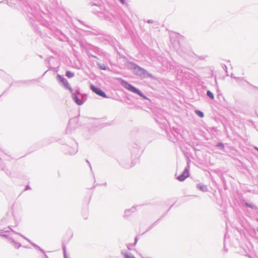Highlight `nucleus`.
Masks as SVG:
<instances>
[{"label":"nucleus","mask_w":258,"mask_h":258,"mask_svg":"<svg viewBox=\"0 0 258 258\" xmlns=\"http://www.w3.org/2000/svg\"><path fill=\"white\" fill-rule=\"evenodd\" d=\"M120 83L121 85L127 90L138 94L141 97L143 98L144 99L149 100V98L147 96H146L139 89L134 87V86L128 83L127 81L123 80H121Z\"/></svg>","instance_id":"2"},{"label":"nucleus","mask_w":258,"mask_h":258,"mask_svg":"<svg viewBox=\"0 0 258 258\" xmlns=\"http://www.w3.org/2000/svg\"><path fill=\"white\" fill-rule=\"evenodd\" d=\"M231 78H233V79H234L235 80H236V78H237V77H235V76L233 75V74H231Z\"/></svg>","instance_id":"40"},{"label":"nucleus","mask_w":258,"mask_h":258,"mask_svg":"<svg viewBox=\"0 0 258 258\" xmlns=\"http://www.w3.org/2000/svg\"><path fill=\"white\" fill-rule=\"evenodd\" d=\"M189 176V169L188 167H186L182 173L177 176V179L180 181H184Z\"/></svg>","instance_id":"8"},{"label":"nucleus","mask_w":258,"mask_h":258,"mask_svg":"<svg viewBox=\"0 0 258 258\" xmlns=\"http://www.w3.org/2000/svg\"><path fill=\"white\" fill-rule=\"evenodd\" d=\"M256 230H257V232H258V228H257Z\"/></svg>","instance_id":"54"},{"label":"nucleus","mask_w":258,"mask_h":258,"mask_svg":"<svg viewBox=\"0 0 258 258\" xmlns=\"http://www.w3.org/2000/svg\"><path fill=\"white\" fill-rule=\"evenodd\" d=\"M207 57V55H200V56H198V58L200 59H202V60H204L205 59H206V58Z\"/></svg>","instance_id":"28"},{"label":"nucleus","mask_w":258,"mask_h":258,"mask_svg":"<svg viewBox=\"0 0 258 258\" xmlns=\"http://www.w3.org/2000/svg\"><path fill=\"white\" fill-rule=\"evenodd\" d=\"M74 73L70 71H67L66 73V76L68 78H72L74 76Z\"/></svg>","instance_id":"19"},{"label":"nucleus","mask_w":258,"mask_h":258,"mask_svg":"<svg viewBox=\"0 0 258 258\" xmlns=\"http://www.w3.org/2000/svg\"><path fill=\"white\" fill-rule=\"evenodd\" d=\"M206 95L211 99H212V100H214V95L213 93L211 91L208 90L207 91Z\"/></svg>","instance_id":"18"},{"label":"nucleus","mask_w":258,"mask_h":258,"mask_svg":"<svg viewBox=\"0 0 258 258\" xmlns=\"http://www.w3.org/2000/svg\"><path fill=\"white\" fill-rule=\"evenodd\" d=\"M245 206L247 207H249L252 209H256V207L254 205H252V204H250L249 203H247V202H245V204H244Z\"/></svg>","instance_id":"20"},{"label":"nucleus","mask_w":258,"mask_h":258,"mask_svg":"<svg viewBox=\"0 0 258 258\" xmlns=\"http://www.w3.org/2000/svg\"><path fill=\"white\" fill-rule=\"evenodd\" d=\"M63 150L65 154L74 155L78 152L77 143L74 140H72L69 144L64 146Z\"/></svg>","instance_id":"3"},{"label":"nucleus","mask_w":258,"mask_h":258,"mask_svg":"<svg viewBox=\"0 0 258 258\" xmlns=\"http://www.w3.org/2000/svg\"><path fill=\"white\" fill-rule=\"evenodd\" d=\"M216 147L221 150H223L224 149V145L221 142L218 143L216 145Z\"/></svg>","instance_id":"24"},{"label":"nucleus","mask_w":258,"mask_h":258,"mask_svg":"<svg viewBox=\"0 0 258 258\" xmlns=\"http://www.w3.org/2000/svg\"><path fill=\"white\" fill-rule=\"evenodd\" d=\"M119 1L122 4H124L125 3V0H119Z\"/></svg>","instance_id":"39"},{"label":"nucleus","mask_w":258,"mask_h":258,"mask_svg":"<svg viewBox=\"0 0 258 258\" xmlns=\"http://www.w3.org/2000/svg\"><path fill=\"white\" fill-rule=\"evenodd\" d=\"M147 22L149 24L153 23L154 22V21L153 20H148Z\"/></svg>","instance_id":"37"},{"label":"nucleus","mask_w":258,"mask_h":258,"mask_svg":"<svg viewBox=\"0 0 258 258\" xmlns=\"http://www.w3.org/2000/svg\"><path fill=\"white\" fill-rule=\"evenodd\" d=\"M90 89L93 92L95 93L98 96L102 97L104 98H108L109 97L106 94L104 91H103L101 88L93 85L91 84Z\"/></svg>","instance_id":"6"},{"label":"nucleus","mask_w":258,"mask_h":258,"mask_svg":"<svg viewBox=\"0 0 258 258\" xmlns=\"http://www.w3.org/2000/svg\"><path fill=\"white\" fill-rule=\"evenodd\" d=\"M254 149L255 150H256V151H258V147H254Z\"/></svg>","instance_id":"44"},{"label":"nucleus","mask_w":258,"mask_h":258,"mask_svg":"<svg viewBox=\"0 0 258 258\" xmlns=\"http://www.w3.org/2000/svg\"><path fill=\"white\" fill-rule=\"evenodd\" d=\"M91 50L94 52L95 53L98 54H100V53L101 52V50H100V49L96 46H92L91 48Z\"/></svg>","instance_id":"15"},{"label":"nucleus","mask_w":258,"mask_h":258,"mask_svg":"<svg viewBox=\"0 0 258 258\" xmlns=\"http://www.w3.org/2000/svg\"><path fill=\"white\" fill-rule=\"evenodd\" d=\"M40 252H41L42 253H44L45 254V251H44L43 249H42V248H41L40 247H38V249Z\"/></svg>","instance_id":"35"},{"label":"nucleus","mask_w":258,"mask_h":258,"mask_svg":"<svg viewBox=\"0 0 258 258\" xmlns=\"http://www.w3.org/2000/svg\"><path fill=\"white\" fill-rule=\"evenodd\" d=\"M92 7H95L96 8H93V11L94 13L97 14L98 13H102L104 10V7L100 4H93L92 5Z\"/></svg>","instance_id":"9"},{"label":"nucleus","mask_w":258,"mask_h":258,"mask_svg":"<svg viewBox=\"0 0 258 258\" xmlns=\"http://www.w3.org/2000/svg\"><path fill=\"white\" fill-rule=\"evenodd\" d=\"M159 220H158L157 221H156L155 222L153 223V224H152L147 229V230H146L145 232H144V233H142V234H145L146 232H147L148 231H149L151 229H152L154 226L155 225L157 224V223L158 222V221Z\"/></svg>","instance_id":"17"},{"label":"nucleus","mask_w":258,"mask_h":258,"mask_svg":"<svg viewBox=\"0 0 258 258\" xmlns=\"http://www.w3.org/2000/svg\"><path fill=\"white\" fill-rule=\"evenodd\" d=\"M138 240H139L138 237L137 236H136L135 238V242L134 243V244H135V245H136Z\"/></svg>","instance_id":"34"},{"label":"nucleus","mask_w":258,"mask_h":258,"mask_svg":"<svg viewBox=\"0 0 258 258\" xmlns=\"http://www.w3.org/2000/svg\"><path fill=\"white\" fill-rule=\"evenodd\" d=\"M44 257L45 258H48V256L45 254H44Z\"/></svg>","instance_id":"45"},{"label":"nucleus","mask_w":258,"mask_h":258,"mask_svg":"<svg viewBox=\"0 0 258 258\" xmlns=\"http://www.w3.org/2000/svg\"><path fill=\"white\" fill-rule=\"evenodd\" d=\"M86 161L87 162V163H88V164H89V166H90V168H91V164H90V162H89L88 161V160H86Z\"/></svg>","instance_id":"43"},{"label":"nucleus","mask_w":258,"mask_h":258,"mask_svg":"<svg viewBox=\"0 0 258 258\" xmlns=\"http://www.w3.org/2000/svg\"><path fill=\"white\" fill-rule=\"evenodd\" d=\"M57 80L59 83H61V85L65 88L66 89L69 90L71 93H72L73 89L70 86L68 81L67 79L63 77V76L57 74Z\"/></svg>","instance_id":"5"},{"label":"nucleus","mask_w":258,"mask_h":258,"mask_svg":"<svg viewBox=\"0 0 258 258\" xmlns=\"http://www.w3.org/2000/svg\"><path fill=\"white\" fill-rule=\"evenodd\" d=\"M195 112H196V114L198 115L200 117L202 118L204 116V113L202 111H201V110H195Z\"/></svg>","instance_id":"22"},{"label":"nucleus","mask_w":258,"mask_h":258,"mask_svg":"<svg viewBox=\"0 0 258 258\" xmlns=\"http://www.w3.org/2000/svg\"><path fill=\"white\" fill-rule=\"evenodd\" d=\"M9 228H10V229L11 230V231H12L13 232L17 234H18L19 235H20L22 237H23L24 239V237H26L25 236H24L23 235L21 234V233H17V232H16L15 231H14L11 228L10 226L9 227Z\"/></svg>","instance_id":"27"},{"label":"nucleus","mask_w":258,"mask_h":258,"mask_svg":"<svg viewBox=\"0 0 258 258\" xmlns=\"http://www.w3.org/2000/svg\"><path fill=\"white\" fill-rule=\"evenodd\" d=\"M253 87H254V88H255L256 89L258 90V87H255V86H253Z\"/></svg>","instance_id":"46"},{"label":"nucleus","mask_w":258,"mask_h":258,"mask_svg":"<svg viewBox=\"0 0 258 258\" xmlns=\"http://www.w3.org/2000/svg\"><path fill=\"white\" fill-rule=\"evenodd\" d=\"M173 206V205H172L170 207L169 209H171V208Z\"/></svg>","instance_id":"48"},{"label":"nucleus","mask_w":258,"mask_h":258,"mask_svg":"<svg viewBox=\"0 0 258 258\" xmlns=\"http://www.w3.org/2000/svg\"><path fill=\"white\" fill-rule=\"evenodd\" d=\"M222 68L227 73V66L226 65H225V64H223V66H222Z\"/></svg>","instance_id":"33"},{"label":"nucleus","mask_w":258,"mask_h":258,"mask_svg":"<svg viewBox=\"0 0 258 258\" xmlns=\"http://www.w3.org/2000/svg\"><path fill=\"white\" fill-rule=\"evenodd\" d=\"M24 239L25 240H26L27 241H28L31 244V243H32V242L28 238H27V237H24Z\"/></svg>","instance_id":"38"},{"label":"nucleus","mask_w":258,"mask_h":258,"mask_svg":"<svg viewBox=\"0 0 258 258\" xmlns=\"http://www.w3.org/2000/svg\"><path fill=\"white\" fill-rule=\"evenodd\" d=\"M12 242L14 243V246L16 248H19L21 246V244L19 242H16L13 240Z\"/></svg>","instance_id":"23"},{"label":"nucleus","mask_w":258,"mask_h":258,"mask_svg":"<svg viewBox=\"0 0 258 258\" xmlns=\"http://www.w3.org/2000/svg\"><path fill=\"white\" fill-rule=\"evenodd\" d=\"M137 206H133L131 209H126L124 211V217L130 216L132 213L135 212L136 211Z\"/></svg>","instance_id":"12"},{"label":"nucleus","mask_w":258,"mask_h":258,"mask_svg":"<svg viewBox=\"0 0 258 258\" xmlns=\"http://www.w3.org/2000/svg\"><path fill=\"white\" fill-rule=\"evenodd\" d=\"M173 206V205H172L170 207L169 209H171V208Z\"/></svg>","instance_id":"50"},{"label":"nucleus","mask_w":258,"mask_h":258,"mask_svg":"<svg viewBox=\"0 0 258 258\" xmlns=\"http://www.w3.org/2000/svg\"><path fill=\"white\" fill-rule=\"evenodd\" d=\"M197 187L203 192L208 191V188L206 185L199 183L197 185Z\"/></svg>","instance_id":"13"},{"label":"nucleus","mask_w":258,"mask_h":258,"mask_svg":"<svg viewBox=\"0 0 258 258\" xmlns=\"http://www.w3.org/2000/svg\"><path fill=\"white\" fill-rule=\"evenodd\" d=\"M236 82L241 86H245V84H248L250 86H251L253 87L254 86H252L250 83H249L248 81L245 80L242 77H239L236 78Z\"/></svg>","instance_id":"10"},{"label":"nucleus","mask_w":258,"mask_h":258,"mask_svg":"<svg viewBox=\"0 0 258 258\" xmlns=\"http://www.w3.org/2000/svg\"><path fill=\"white\" fill-rule=\"evenodd\" d=\"M88 55L89 57H94V58H98L95 55H94L92 54H91L90 52H88Z\"/></svg>","instance_id":"30"},{"label":"nucleus","mask_w":258,"mask_h":258,"mask_svg":"<svg viewBox=\"0 0 258 258\" xmlns=\"http://www.w3.org/2000/svg\"><path fill=\"white\" fill-rule=\"evenodd\" d=\"M72 97L74 101L78 105H82L86 100V97L85 95H83L82 99L79 98L77 94H80V92L79 90H77L76 93H72Z\"/></svg>","instance_id":"4"},{"label":"nucleus","mask_w":258,"mask_h":258,"mask_svg":"<svg viewBox=\"0 0 258 258\" xmlns=\"http://www.w3.org/2000/svg\"><path fill=\"white\" fill-rule=\"evenodd\" d=\"M49 1H51L53 5H57V2H56V0H49Z\"/></svg>","instance_id":"32"},{"label":"nucleus","mask_w":258,"mask_h":258,"mask_svg":"<svg viewBox=\"0 0 258 258\" xmlns=\"http://www.w3.org/2000/svg\"><path fill=\"white\" fill-rule=\"evenodd\" d=\"M121 253L125 258H136L133 254L131 253H128L125 250H122Z\"/></svg>","instance_id":"14"},{"label":"nucleus","mask_w":258,"mask_h":258,"mask_svg":"<svg viewBox=\"0 0 258 258\" xmlns=\"http://www.w3.org/2000/svg\"><path fill=\"white\" fill-rule=\"evenodd\" d=\"M173 206V205H172L170 207L169 209H171V208Z\"/></svg>","instance_id":"49"},{"label":"nucleus","mask_w":258,"mask_h":258,"mask_svg":"<svg viewBox=\"0 0 258 258\" xmlns=\"http://www.w3.org/2000/svg\"><path fill=\"white\" fill-rule=\"evenodd\" d=\"M62 248L64 258H69L66 253V246L65 244L63 243L62 245Z\"/></svg>","instance_id":"21"},{"label":"nucleus","mask_w":258,"mask_h":258,"mask_svg":"<svg viewBox=\"0 0 258 258\" xmlns=\"http://www.w3.org/2000/svg\"><path fill=\"white\" fill-rule=\"evenodd\" d=\"M129 68L132 71L133 73L141 78H145L147 77L152 78L153 76L152 74H149L144 69L139 66L133 62H128Z\"/></svg>","instance_id":"1"},{"label":"nucleus","mask_w":258,"mask_h":258,"mask_svg":"<svg viewBox=\"0 0 258 258\" xmlns=\"http://www.w3.org/2000/svg\"><path fill=\"white\" fill-rule=\"evenodd\" d=\"M97 65L99 69L101 70H107V68L105 66L104 64H101L99 62H97Z\"/></svg>","instance_id":"16"},{"label":"nucleus","mask_w":258,"mask_h":258,"mask_svg":"<svg viewBox=\"0 0 258 258\" xmlns=\"http://www.w3.org/2000/svg\"><path fill=\"white\" fill-rule=\"evenodd\" d=\"M173 206V205H172L170 207L169 209H171V208Z\"/></svg>","instance_id":"52"},{"label":"nucleus","mask_w":258,"mask_h":258,"mask_svg":"<svg viewBox=\"0 0 258 258\" xmlns=\"http://www.w3.org/2000/svg\"><path fill=\"white\" fill-rule=\"evenodd\" d=\"M135 246V244H134V243H130L127 245V247L128 249H129V250L133 249V248Z\"/></svg>","instance_id":"26"},{"label":"nucleus","mask_w":258,"mask_h":258,"mask_svg":"<svg viewBox=\"0 0 258 258\" xmlns=\"http://www.w3.org/2000/svg\"><path fill=\"white\" fill-rule=\"evenodd\" d=\"M5 232H9V231H8V230H6V231H5Z\"/></svg>","instance_id":"53"},{"label":"nucleus","mask_w":258,"mask_h":258,"mask_svg":"<svg viewBox=\"0 0 258 258\" xmlns=\"http://www.w3.org/2000/svg\"><path fill=\"white\" fill-rule=\"evenodd\" d=\"M119 164L124 168H130L133 166L129 159H121L118 161Z\"/></svg>","instance_id":"7"},{"label":"nucleus","mask_w":258,"mask_h":258,"mask_svg":"<svg viewBox=\"0 0 258 258\" xmlns=\"http://www.w3.org/2000/svg\"><path fill=\"white\" fill-rule=\"evenodd\" d=\"M173 206V205H172L170 207L169 209H171V208Z\"/></svg>","instance_id":"51"},{"label":"nucleus","mask_w":258,"mask_h":258,"mask_svg":"<svg viewBox=\"0 0 258 258\" xmlns=\"http://www.w3.org/2000/svg\"><path fill=\"white\" fill-rule=\"evenodd\" d=\"M69 126H67V128H66V133H69Z\"/></svg>","instance_id":"42"},{"label":"nucleus","mask_w":258,"mask_h":258,"mask_svg":"<svg viewBox=\"0 0 258 258\" xmlns=\"http://www.w3.org/2000/svg\"><path fill=\"white\" fill-rule=\"evenodd\" d=\"M28 82H29V81H21V83H23V84H25V83H28Z\"/></svg>","instance_id":"41"},{"label":"nucleus","mask_w":258,"mask_h":258,"mask_svg":"<svg viewBox=\"0 0 258 258\" xmlns=\"http://www.w3.org/2000/svg\"><path fill=\"white\" fill-rule=\"evenodd\" d=\"M3 232L2 231H0V235L3 237L8 238V235L7 234H2Z\"/></svg>","instance_id":"29"},{"label":"nucleus","mask_w":258,"mask_h":258,"mask_svg":"<svg viewBox=\"0 0 258 258\" xmlns=\"http://www.w3.org/2000/svg\"><path fill=\"white\" fill-rule=\"evenodd\" d=\"M31 244H32V245L33 246H34L35 248H36V249H38V247H39V246L37 245L36 244H35V243H33V242H32V243H31Z\"/></svg>","instance_id":"31"},{"label":"nucleus","mask_w":258,"mask_h":258,"mask_svg":"<svg viewBox=\"0 0 258 258\" xmlns=\"http://www.w3.org/2000/svg\"><path fill=\"white\" fill-rule=\"evenodd\" d=\"M79 22H80V24L84 25L86 27L91 29L92 30V31L91 32V33H92V34L96 35L100 34V31L99 29H98L97 28H92L87 25H86L84 23V22L82 21L79 20Z\"/></svg>","instance_id":"11"},{"label":"nucleus","mask_w":258,"mask_h":258,"mask_svg":"<svg viewBox=\"0 0 258 258\" xmlns=\"http://www.w3.org/2000/svg\"><path fill=\"white\" fill-rule=\"evenodd\" d=\"M173 206V205H172L170 207L169 209H171V208Z\"/></svg>","instance_id":"47"},{"label":"nucleus","mask_w":258,"mask_h":258,"mask_svg":"<svg viewBox=\"0 0 258 258\" xmlns=\"http://www.w3.org/2000/svg\"><path fill=\"white\" fill-rule=\"evenodd\" d=\"M30 189H31L30 186L29 185H26V186L25 187V190H27Z\"/></svg>","instance_id":"36"},{"label":"nucleus","mask_w":258,"mask_h":258,"mask_svg":"<svg viewBox=\"0 0 258 258\" xmlns=\"http://www.w3.org/2000/svg\"><path fill=\"white\" fill-rule=\"evenodd\" d=\"M30 8L31 9V11H29V10H28V13L30 14H31V15L33 16H35V13H36V9L35 8L33 9L30 7Z\"/></svg>","instance_id":"25"},{"label":"nucleus","mask_w":258,"mask_h":258,"mask_svg":"<svg viewBox=\"0 0 258 258\" xmlns=\"http://www.w3.org/2000/svg\"><path fill=\"white\" fill-rule=\"evenodd\" d=\"M257 221H258V219H257Z\"/></svg>","instance_id":"55"}]
</instances>
